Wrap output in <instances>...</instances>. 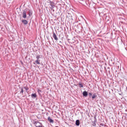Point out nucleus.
Wrapping results in <instances>:
<instances>
[{"instance_id":"1","label":"nucleus","mask_w":127,"mask_h":127,"mask_svg":"<svg viewBox=\"0 0 127 127\" xmlns=\"http://www.w3.org/2000/svg\"><path fill=\"white\" fill-rule=\"evenodd\" d=\"M26 13H27V12L25 10H24L22 13V17L23 18H26Z\"/></svg>"},{"instance_id":"2","label":"nucleus","mask_w":127,"mask_h":127,"mask_svg":"<svg viewBox=\"0 0 127 127\" xmlns=\"http://www.w3.org/2000/svg\"><path fill=\"white\" fill-rule=\"evenodd\" d=\"M55 3L53 1H50V5H51V6L52 7L51 8V9H52V8H53L54 7H55V5H54Z\"/></svg>"},{"instance_id":"3","label":"nucleus","mask_w":127,"mask_h":127,"mask_svg":"<svg viewBox=\"0 0 127 127\" xmlns=\"http://www.w3.org/2000/svg\"><path fill=\"white\" fill-rule=\"evenodd\" d=\"M53 37H54L55 40H56L57 41V40H58V38L57 37V35L54 32L53 33Z\"/></svg>"},{"instance_id":"4","label":"nucleus","mask_w":127,"mask_h":127,"mask_svg":"<svg viewBox=\"0 0 127 127\" xmlns=\"http://www.w3.org/2000/svg\"><path fill=\"white\" fill-rule=\"evenodd\" d=\"M82 95L83 97H88V92L86 91H84L83 92Z\"/></svg>"},{"instance_id":"5","label":"nucleus","mask_w":127,"mask_h":127,"mask_svg":"<svg viewBox=\"0 0 127 127\" xmlns=\"http://www.w3.org/2000/svg\"><path fill=\"white\" fill-rule=\"evenodd\" d=\"M48 121H49V122H50V123H52V124H53V123H54V121H53V120H52V119H51V117H49L48 118Z\"/></svg>"},{"instance_id":"6","label":"nucleus","mask_w":127,"mask_h":127,"mask_svg":"<svg viewBox=\"0 0 127 127\" xmlns=\"http://www.w3.org/2000/svg\"><path fill=\"white\" fill-rule=\"evenodd\" d=\"M22 22L25 25H26V24H27V23H28V21H27V20H24V19L22 20Z\"/></svg>"},{"instance_id":"7","label":"nucleus","mask_w":127,"mask_h":127,"mask_svg":"<svg viewBox=\"0 0 127 127\" xmlns=\"http://www.w3.org/2000/svg\"><path fill=\"white\" fill-rule=\"evenodd\" d=\"M75 125L77 127H79V126H80V120H77L76 121Z\"/></svg>"},{"instance_id":"8","label":"nucleus","mask_w":127,"mask_h":127,"mask_svg":"<svg viewBox=\"0 0 127 127\" xmlns=\"http://www.w3.org/2000/svg\"><path fill=\"white\" fill-rule=\"evenodd\" d=\"M78 86L79 87V88H84V84H83L82 82H79Z\"/></svg>"},{"instance_id":"9","label":"nucleus","mask_w":127,"mask_h":127,"mask_svg":"<svg viewBox=\"0 0 127 127\" xmlns=\"http://www.w3.org/2000/svg\"><path fill=\"white\" fill-rule=\"evenodd\" d=\"M35 63H36L38 65H40V60H37L36 61H35Z\"/></svg>"},{"instance_id":"10","label":"nucleus","mask_w":127,"mask_h":127,"mask_svg":"<svg viewBox=\"0 0 127 127\" xmlns=\"http://www.w3.org/2000/svg\"><path fill=\"white\" fill-rule=\"evenodd\" d=\"M37 92L39 95H41V94L40 93L42 92V91L39 89H37Z\"/></svg>"},{"instance_id":"11","label":"nucleus","mask_w":127,"mask_h":127,"mask_svg":"<svg viewBox=\"0 0 127 127\" xmlns=\"http://www.w3.org/2000/svg\"><path fill=\"white\" fill-rule=\"evenodd\" d=\"M92 123H93V124H92L93 127H96V123H97V121L95 120L94 122H93Z\"/></svg>"},{"instance_id":"12","label":"nucleus","mask_w":127,"mask_h":127,"mask_svg":"<svg viewBox=\"0 0 127 127\" xmlns=\"http://www.w3.org/2000/svg\"><path fill=\"white\" fill-rule=\"evenodd\" d=\"M29 16H31V15H32V11L31 10H29Z\"/></svg>"},{"instance_id":"13","label":"nucleus","mask_w":127,"mask_h":127,"mask_svg":"<svg viewBox=\"0 0 127 127\" xmlns=\"http://www.w3.org/2000/svg\"><path fill=\"white\" fill-rule=\"evenodd\" d=\"M32 98L34 97V98H36V93H33L31 94Z\"/></svg>"},{"instance_id":"14","label":"nucleus","mask_w":127,"mask_h":127,"mask_svg":"<svg viewBox=\"0 0 127 127\" xmlns=\"http://www.w3.org/2000/svg\"><path fill=\"white\" fill-rule=\"evenodd\" d=\"M23 88H24V89H25V90L26 91H28V90H29V88H28V87H27V86H26V87L24 86Z\"/></svg>"},{"instance_id":"15","label":"nucleus","mask_w":127,"mask_h":127,"mask_svg":"<svg viewBox=\"0 0 127 127\" xmlns=\"http://www.w3.org/2000/svg\"><path fill=\"white\" fill-rule=\"evenodd\" d=\"M20 93V94H22V95H23V88L22 87L21 88V91Z\"/></svg>"},{"instance_id":"16","label":"nucleus","mask_w":127,"mask_h":127,"mask_svg":"<svg viewBox=\"0 0 127 127\" xmlns=\"http://www.w3.org/2000/svg\"><path fill=\"white\" fill-rule=\"evenodd\" d=\"M97 97V95L95 94H93V96H92V99H95Z\"/></svg>"},{"instance_id":"17","label":"nucleus","mask_w":127,"mask_h":127,"mask_svg":"<svg viewBox=\"0 0 127 127\" xmlns=\"http://www.w3.org/2000/svg\"><path fill=\"white\" fill-rule=\"evenodd\" d=\"M40 58V56H37L36 57L37 60H39Z\"/></svg>"},{"instance_id":"18","label":"nucleus","mask_w":127,"mask_h":127,"mask_svg":"<svg viewBox=\"0 0 127 127\" xmlns=\"http://www.w3.org/2000/svg\"><path fill=\"white\" fill-rule=\"evenodd\" d=\"M92 94L91 93H88L89 97H92Z\"/></svg>"},{"instance_id":"19","label":"nucleus","mask_w":127,"mask_h":127,"mask_svg":"<svg viewBox=\"0 0 127 127\" xmlns=\"http://www.w3.org/2000/svg\"><path fill=\"white\" fill-rule=\"evenodd\" d=\"M60 43H62V42H61V41H60Z\"/></svg>"},{"instance_id":"20","label":"nucleus","mask_w":127,"mask_h":127,"mask_svg":"<svg viewBox=\"0 0 127 127\" xmlns=\"http://www.w3.org/2000/svg\"><path fill=\"white\" fill-rule=\"evenodd\" d=\"M94 118L96 119V116L94 117Z\"/></svg>"},{"instance_id":"21","label":"nucleus","mask_w":127,"mask_h":127,"mask_svg":"<svg viewBox=\"0 0 127 127\" xmlns=\"http://www.w3.org/2000/svg\"><path fill=\"white\" fill-rule=\"evenodd\" d=\"M60 46H62L61 45H60Z\"/></svg>"},{"instance_id":"22","label":"nucleus","mask_w":127,"mask_h":127,"mask_svg":"<svg viewBox=\"0 0 127 127\" xmlns=\"http://www.w3.org/2000/svg\"><path fill=\"white\" fill-rule=\"evenodd\" d=\"M68 40H70V39H68Z\"/></svg>"}]
</instances>
